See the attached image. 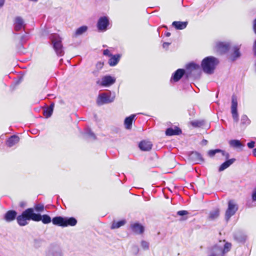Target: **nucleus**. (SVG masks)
Masks as SVG:
<instances>
[{"label":"nucleus","instance_id":"obj_22","mask_svg":"<svg viewBox=\"0 0 256 256\" xmlns=\"http://www.w3.org/2000/svg\"><path fill=\"white\" fill-rule=\"evenodd\" d=\"M236 160L235 158H232L230 160H228L224 163H222L218 168L219 172H222L228 168L231 164H232Z\"/></svg>","mask_w":256,"mask_h":256},{"label":"nucleus","instance_id":"obj_39","mask_svg":"<svg viewBox=\"0 0 256 256\" xmlns=\"http://www.w3.org/2000/svg\"><path fill=\"white\" fill-rule=\"evenodd\" d=\"M86 134H87L89 137L92 138L94 140L96 138L94 134L90 129H87L86 130Z\"/></svg>","mask_w":256,"mask_h":256},{"label":"nucleus","instance_id":"obj_53","mask_svg":"<svg viewBox=\"0 0 256 256\" xmlns=\"http://www.w3.org/2000/svg\"><path fill=\"white\" fill-rule=\"evenodd\" d=\"M96 66H100L101 68L102 66V63L100 62L98 64H97Z\"/></svg>","mask_w":256,"mask_h":256},{"label":"nucleus","instance_id":"obj_46","mask_svg":"<svg viewBox=\"0 0 256 256\" xmlns=\"http://www.w3.org/2000/svg\"><path fill=\"white\" fill-rule=\"evenodd\" d=\"M28 36L26 34L24 35L21 37V42H22L24 40H27Z\"/></svg>","mask_w":256,"mask_h":256},{"label":"nucleus","instance_id":"obj_50","mask_svg":"<svg viewBox=\"0 0 256 256\" xmlns=\"http://www.w3.org/2000/svg\"><path fill=\"white\" fill-rule=\"evenodd\" d=\"M254 54L256 56V40L255 41V42H254Z\"/></svg>","mask_w":256,"mask_h":256},{"label":"nucleus","instance_id":"obj_16","mask_svg":"<svg viewBox=\"0 0 256 256\" xmlns=\"http://www.w3.org/2000/svg\"><path fill=\"white\" fill-rule=\"evenodd\" d=\"M17 212L14 210H10L8 211L4 216V219L7 222H10L13 221L16 218V219Z\"/></svg>","mask_w":256,"mask_h":256},{"label":"nucleus","instance_id":"obj_45","mask_svg":"<svg viewBox=\"0 0 256 256\" xmlns=\"http://www.w3.org/2000/svg\"><path fill=\"white\" fill-rule=\"evenodd\" d=\"M252 199L254 201H256V188L254 189L252 192Z\"/></svg>","mask_w":256,"mask_h":256},{"label":"nucleus","instance_id":"obj_12","mask_svg":"<svg viewBox=\"0 0 256 256\" xmlns=\"http://www.w3.org/2000/svg\"><path fill=\"white\" fill-rule=\"evenodd\" d=\"M108 20L106 17H101L98 22V28L100 30H106L108 25Z\"/></svg>","mask_w":256,"mask_h":256},{"label":"nucleus","instance_id":"obj_55","mask_svg":"<svg viewBox=\"0 0 256 256\" xmlns=\"http://www.w3.org/2000/svg\"><path fill=\"white\" fill-rule=\"evenodd\" d=\"M30 1H32V2H38V0H29Z\"/></svg>","mask_w":256,"mask_h":256},{"label":"nucleus","instance_id":"obj_38","mask_svg":"<svg viewBox=\"0 0 256 256\" xmlns=\"http://www.w3.org/2000/svg\"><path fill=\"white\" fill-rule=\"evenodd\" d=\"M141 246L144 250H148L149 249V243L146 241L142 240L141 242Z\"/></svg>","mask_w":256,"mask_h":256},{"label":"nucleus","instance_id":"obj_42","mask_svg":"<svg viewBox=\"0 0 256 256\" xmlns=\"http://www.w3.org/2000/svg\"><path fill=\"white\" fill-rule=\"evenodd\" d=\"M188 214L186 210H180L177 212V214L180 216L186 215Z\"/></svg>","mask_w":256,"mask_h":256},{"label":"nucleus","instance_id":"obj_7","mask_svg":"<svg viewBox=\"0 0 256 256\" xmlns=\"http://www.w3.org/2000/svg\"><path fill=\"white\" fill-rule=\"evenodd\" d=\"M238 102L236 96L233 95L232 98L231 111L234 120L236 122L238 120V115L237 112Z\"/></svg>","mask_w":256,"mask_h":256},{"label":"nucleus","instance_id":"obj_2","mask_svg":"<svg viewBox=\"0 0 256 256\" xmlns=\"http://www.w3.org/2000/svg\"><path fill=\"white\" fill-rule=\"evenodd\" d=\"M37 218L38 216L34 212V208H28L16 217V221L19 226H23L27 225L30 220L35 222V220H38Z\"/></svg>","mask_w":256,"mask_h":256},{"label":"nucleus","instance_id":"obj_48","mask_svg":"<svg viewBox=\"0 0 256 256\" xmlns=\"http://www.w3.org/2000/svg\"><path fill=\"white\" fill-rule=\"evenodd\" d=\"M254 29L255 33L256 34V19L254 20Z\"/></svg>","mask_w":256,"mask_h":256},{"label":"nucleus","instance_id":"obj_54","mask_svg":"<svg viewBox=\"0 0 256 256\" xmlns=\"http://www.w3.org/2000/svg\"><path fill=\"white\" fill-rule=\"evenodd\" d=\"M24 206V203L23 202H20V206L22 207Z\"/></svg>","mask_w":256,"mask_h":256},{"label":"nucleus","instance_id":"obj_29","mask_svg":"<svg viewBox=\"0 0 256 256\" xmlns=\"http://www.w3.org/2000/svg\"><path fill=\"white\" fill-rule=\"evenodd\" d=\"M220 214V210L218 208H216L210 212L208 219L210 220H214L218 218Z\"/></svg>","mask_w":256,"mask_h":256},{"label":"nucleus","instance_id":"obj_56","mask_svg":"<svg viewBox=\"0 0 256 256\" xmlns=\"http://www.w3.org/2000/svg\"><path fill=\"white\" fill-rule=\"evenodd\" d=\"M204 143L206 144L207 142V141L206 140H204Z\"/></svg>","mask_w":256,"mask_h":256},{"label":"nucleus","instance_id":"obj_47","mask_svg":"<svg viewBox=\"0 0 256 256\" xmlns=\"http://www.w3.org/2000/svg\"><path fill=\"white\" fill-rule=\"evenodd\" d=\"M170 44V42H164L162 44V46L164 48H167L169 46Z\"/></svg>","mask_w":256,"mask_h":256},{"label":"nucleus","instance_id":"obj_6","mask_svg":"<svg viewBox=\"0 0 256 256\" xmlns=\"http://www.w3.org/2000/svg\"><path fill=\"white\" fill-rule=\"evenodd\" d=\"M238 210V206L233 200L228 202V208L226 212L225 218L228 222L232 216H234Z\"/></svg>","mask_w":256,"mask_h":256},{"label":"nucleus","instance_id":"obj_3","mask_svg":"<svg viewBox=\"0 0 256 256\" xmlns=\"http://www.w3.org/2000/svg\"><path fill=\"white\" fill-rule=\"evenodd\" d=\"M219 63L218 58L214 56H208L204 58L202 62V68L204 72L208 74H212L214 72L216 66Z\"/></svg>","mask_w":256,"mask_h":256},{"label":"nucleus","instance_id":"obj_44","mask_svg":"<svg viewBox=\"0 0 256 256\" xmlns=\"http://www.w3.org/2000/svg\"><path fill=\"white\" fill-rule=\"evenodd\" d=\"M254 141H252L248 143V146L250 148H252L254 146Z\"/></svg>","mask_w":256,"mask_h":256},{"label":"nucleus","instance_id":"obj_5","mask_svg":"<svg viewBox=\"0 0 256 256\" xmlns=\"http://www.w3.org/2000/svg\"><path fill=\"white\" fill-rule=\"evenodd\" d=\"M115 98V94H113L112 96L106 93H102L98 95L97 98V104L98 105H102L105 104H108L112 102Z\"/></svg>","mask_w":256,"mask_h":256},{"label":"nucleus","instance_id":"obj_57","mask_svg":"<svg viewBox=\"0 0 256 256\" xmlns=\"http://www.w3.org/2000/svg\"><path fill=\"white\" fill-rule=\"evenodd\" d=\"M209 256H210V255Z\"/></svg>","mask_w":256,"mask_h":256},{"label":"nucleus","instance_id":"obj_52","mask_svg":"<svg viewBox=\"0 0 256 256\" xmlns=\"http://www.w3.org/2000/svg\"><path fill=\"white\" fill-rule=\"evenodd\" d=\"M253 154L254 156H256V148L253 150Z\"/></svg>","mask_w":256,"mask_h":256},{"label":"nucleus","instance_id":"obj_20","mask_svg":"<svg viewBox=\"0 0 256 256\" xmlns=\"http://www.w3.org/2000/svg\"><path fill=\"white\" fill-rule=\"evenodd\" d=\"M136 116V114H132L130 116L126 118L124 120V124L125 128L128 130H130L132 128L133 120Z\"/></svg>","mask_w":256,"mask_h":256},{"label":"nucleus","instance_id":"obj_26","mask_svg":"<svg viewBox=\"0 0 256 256\" xmlns=\"http://www.w3.org/2000/svg\"><path fill=\"white\" fill-rule=\"evenodd\" d=\"M64 227L68 226H74L77 223L76 220L74 218H64Z\"/></svg>","mask_w":256,"mask_h":256},{"label":"nucleus","instance_id":"obj_15","mask_svg":"<svg viewBox=\"0 0 256 256\" xmlns=\"http://www.w3.org/2000/svg\"><path fill=\"white\" fill-rule=\"evenodd\" d=\"M216 49L221 53H224L228 51L230 48L228 42H220L216 44Z\"/></svg>","mask_w":256,"mask_h":256},{"label":"nucleus","instance_id":"obj_9","mask_svg":"<svg viewBox=\"0 0 256 256\" xmlns=\"http://www.w3.org/2000/svg\"><path fill=\"white\" fill-rule=\"evenodd\" d=\"M188 158L193 162L199 164L204 161L202 155L196 152H192L188 155Z\"/></svg>","mask_w":256,"mask_h":256},{"label":"nucleus","instance_id":"obj_40","mask_svg":"<svg viewBox=\"0 0 256 256\" xmlns=\"http://www.w3.org/2000/svg\"><path fill=\"white\" fill-rule=\"evenodd\" d=\"M191 124L194 127H200L202 125V122L200 121H193L191 122Z\"/></svg>","mask_w":256,"mask_h":256},{"label":"nucleus","instance_id":"obj_11","mask_svg":"<svg viewBox=\"0 0 256 256\" xmlns=\"http://www.w3.org/2000/svg\"><path fill=\"white\" fill-rule=\"evenodd\" d=\"M14 29L16 31H19L24 28L25 24L22 18L16 16L14 20Z\"/></svg>","mask_w":256,"mask_h":256},{"label":"nucleus","instance_id":"obj_32","mask_svg":"<svg viewBox=\"0 0 256 256\" xmlns=\"http://www.w3.org/2000/svg\"><path fill=\"white\" fill-rule=\"evenodd\" d=\"M234 52L232 55V60H234L236 59L240 56V54L239 51L240 48L238 46H235L233 48Z\"/></svg>","mask_w":256,"mask_h":256},{"label":"nucleus","instance_id":"obj_33","mask_svg":"<svg viewBox=\"0 0 256 256\" xmlns=\"http://www.w3.org/2000/svg\"><path fill=\"white\" fill-rule=\"evenodd\" d=\"M125 220H122L118 222H114L111 226L112 229L118 228L126 224Z\"/></svg>","mask_w":256,"mask_h":256},{"label":"nucleus","instance_id":"obj_17","mask_svg":"<svg viewBox=\"0 0 256 256\" xmlns=\"http://www.w3.org/2000/svg\"><path fill=\"white\" fill-rule=\"evenodd\" d=\"M140 148L144 151H148L152 149V144L149 141L143 140L139 144Z\"/></svg>","mask_w":256,"mask_h":256},{"label":"nucleus","instance_id":"obj_43","mask_svg":"<svg viewBox=\"0 0 256 256\" xmlns=\"http://www.w3.org/2000/svg\"><path fill=\"white\" fill-rule=\"evenodd\" d=\"M103 54L104 56H112V54L110 53V50L108 49L104 50Z\"/></svg>","mask_w":256,"mask_h":256},{"label":"nucleus","instance_id":"obj_14","mask_svg":"<svg viewBox=\"0 0 256 256\" xmlns=\"http://www.w3.org/2000/svg\"><path fill=\"white\" fill-rule=\"evenodd\" d=\"M130 228L132 231L136 234H142L144 230V226L138 222L131 224Z\"/></svg>","mask_w":256,"mask_h":256},{"label":"nucleus","instance_id":"obj_30","mask_svg":"<svg viewBox=\"0 0 256 256\" xmlns=\"http://www.w3.org/2000/svg\"><path fill=\"white\" fill-rule=\"evenodd\" d=\"M229 144L230 146L234 148H240L244 146V145L239 140H232L229 141Z\"/></svg>","mask_w":256,"mask_h":256},{"label":"nucleus","instance_id":"obj_51","mask_svg":"<svg viewBox=\"0 0 256 256\" xmlns=\"http://www.w3.org/2000/svg\"><path fill=\"white\" fill-rule=\"evenodd\" d=\"M165 36L167 37H168L170 36V32H167L166 33Z\"/></svg>","mask_w":256,"mask_h":256},{"label":"nucleus","instance_id":"obj_10","mask_svg":"<svg viewBox=\"0 0 256 256\" xmlns=\"http://www.w3.org/2000/svg\"><path fill=\"white\" fill-rule=\"evenodd\" d=\"M46 256H63V253L58 246H53L48 250Z\"/></svg>","mask_w":256,"mask_h":256},{"label":"nucleus","instance_id":"obj_34","mask_svg":"<svg viewBox=\"0 0 256 256\" xmlns=\"http://www.w3.org/2000/svg\"><path fill=\"white\" fill-rule=\"evenodd\" d=\"M88 30V27L86 26H82L80 28H78L76 32V35L79 36L81 35L84 32H85Z\"/></svg>","mask_w":256,"mask_h":256},{"label":"nucleus","instance_id":"obj_25","mask_svg":"<svg viewBox=\"0 0 256 256\" xmlns=\"http://www.w3.org/2000/svg\"><path fill=\"white\" fill-rule=\"evenodd\" d=\"M120 57L121 56L119 54L112 55L108 60L110 66H115L119 62Z\"/></svg>","mask_w":256,"mask_h":256},{"label":"nucleus","instance_id":"obj_21","mask_svg":"<svg viewBox=\"0 0 256 256\" xmlns=\"http://www.w3.org/2000/svg\"><path fill=\"white\" fill-rule=\"evenodd\" d=\"M54 106V102H52L50 104V106L48 107L44 110L43 114L46 118H48L52 116L53 112Z\"/></svg>","mask_w":256,"mask_h":256},{"label":"nucleus","instance_id":"obj_41","mask_svg":"<svg viewBox=\"0 0 256 256\" xmlns=\"http://www.w3.org/2000/svg\"><path fill=\"white\" fill-rule=\"evenodd\" d=\"M132 252L134 254H138L139 252V248L138 246H134L132 248Z\"/></svg>","mask_w":256,"mask_h":256},{"label":"nucleus","instance_id":"obj_4","mask_svg":"<svg viewBox=\"0 0 256 256\" xmlns=\"http://www.w3.org/2000/svg\"><path fill=\"white\" fill-rule=\"evenodd\" d=\"M50 38L52 44L53 48L58 56H62L64 54V48L62 43V38L56 34H50Z\"/></svg>","mask_w":256,"mask_h":256},{"label":"nucleus","instance_id":"obj_49","mask_svg":"<svg viewBox=\"0 0 256 256\" xmlns=\"http://www.w3.org/2000/svg\"><path fill=\"white\" fill-rule=\"evenodd\" d=\"M5 0H0V8L2 7L4 3Z\"/></svg>","mask_w":256,"mask_h":256},{"label":"nucleus","instance_id":"obj_36","mask_svg":"<svg viewBox=\"0 0 256 256\" xmlns=\"http://www.w3.org/2000/svg\"><path fill=\"white\" fill-rule=\"evenodd\" d=\"M186 68L187 69L190 70H196L200 68V66L198 64H196L194 62H192L187 65Z\"/></svg>","mask_w":256,"mask_h":256},{"label":"nucleus","instance_id":"obj_13","mask_svg":"<svg viewBox=\"0 0 256 256\" xmlns=\"http://www.w3.org/2000/svg\"><path fill=\"white\" fill-rule=\"evenodd\" d=\"M184 73L185 70L184 69L179 68L172 75L170 81L174 82H178L182 77Z\"/></svg>","mask_w":256,"mask_h":256},{"label":"nucleus","instance_id":"obj_1","mask_svg":"<svg viewBox=\"0 0 256 256\" xmlns=\"http://www.w3.org/2000/svg\"><path fill=\"white\" fill-rule=\"evenodd\" d=\"M232 244L224 240H220L212 246L209 251L210 256H224L230 250Z\"/></svg>","mask_w":256,"mask_h":256},{"label":"nucleus","instance_id":"obj_19","mask_svg":"<svg viewBox=\"0 0 256 256\" xmlns=\"http://www.w3.org/2000/svg\"><path fill=\"white\" fill-rule=\"evenodd\" d=\"M19 137L17 136L14 135L11 136L6 142V145L9 147H12L14 146L19 142Z\"/></svg>","mask_w":256,"mask_h":256},{"label":"nucleus","instance_id":"obj_8","mask_svg":"<svg viewBox=\"0 0 256 256\" xmlns=\"http://www.w3.org/2000/svg\"><path fill=\"white\" fill-rule=\"evenodd\" d=\"M116 82V78L110 76H106L102 78L100 82H98L97 84L104 86H109Z\"/></svg>","mask_w":256,"mask_h":256},{"label":"nucleus","instance_id":"obj_24","mask_svg":"<svg viewBox=\"0 0 256 256\" xmlns=\"http://www.w3.org/2000/svg\"><path fill=\"white\" fill-rule=\"evenodd\" d=\"M187 24V22L174 21L172 24V26L177 30H183L186 27Z\"/></svg>","mask_w":256,"mask_h":256},{"label":"nucleus","instance_id":"obj_27","mask_svg":"<svg viewBox=\"0 0 256 256\" xmlns=\"http://www.w3.org/2000/svg\"><path fill=\"white\" fill-rule=\"evenodd\" d=\"M64 218L58 216L54 217L52 220L54 224L64 227Z\"/></svg>","mask_w":256,"mask_h":256},{"label":"nucleus","instance_id":"obj_23","mask_svg":"<svg viewBox=\"0 0 256 256\" xmlns=\"http://www.w3.org/2000/svg\"><path fill=\"white\" fill-rule=\"evenodd\" d=\"M218 152H221L222 155L224 156L226 158H229L228 153L226 152H225L220 149L210 150L208 152V154L210 156L212 157L216 154Z\"/></svg>","mask_w":256,"mask_h":256},{"label":"nucleus","instance_id":"obj_31","mask_svg":"<svg viewBox=\"0 0 256 256\" xmlns=\"http://www.w3.org/2000/svg\"><path fill=\"white\" fill-rule=\"evenodd\" d=\"M246 238V236L240 232H237L234 234V238L238 242H245Z\"/></svg>","mask_w":256,"mask_h":256},{"label":"nucleus","instance_id":"obj_28","mask_svg":"<svg viewBox=\"0 0 256 256\" xmlns=\"http://www.w3.org/2000/svg\"><path fill=\"white\" fill-rule=\"evenodd\" d=\"M181 132V130L178 128L174 129L172 128H168L166 130V136L178 135L180 134Z\"/></svg>","mask_w":256,"mask_h":256},{"label":"nucleus","instance_id":"obj_37","mask_svg":"<svg viewBox=\"0 0 256 256\" xmlns=\"http://www.w3.org/2000/svg\"><path fill=\"white\" fill-rule=\"evenodd\" d=\"M250 120L246 115L242 116L241 118V124H250Z\"/></svg>","mask_w":256,"mask_h":256},{"label":"nucleus","instance_id":"obj_18","mask_svg":"<svg viewBox=\"0 0 256 256\" xmlns=\"http://www.w3.org/2000/svg\"><path fill=\"white\" fill-rule=\"evenodd\" d=\"M36 215L38 216V220H35V222H40L42 220L43 224H48L52 221L50 217L48 215L44 214L42 216L39 214H36Z\"/></svg>","mask_w":256,"mask_h":256},{"label":"nucleus","instance_id":"obj_35","mask_svg":"<svg viewBox=\"0 0 256 256\" xmlns=\"http://www.w3.org/2000/svg\"><path fill=\"white\" fill-rule=\"evenodd\" d=\"M37 212H42L44 210V205L42 204H38L34 205V209Z\"/></svg>","mask_w":256,"mask_h":256}]
</instances>
